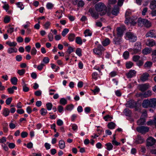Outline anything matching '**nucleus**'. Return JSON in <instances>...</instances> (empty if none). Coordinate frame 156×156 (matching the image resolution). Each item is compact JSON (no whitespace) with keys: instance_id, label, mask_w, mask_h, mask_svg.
Masks as SVG:
<instances>
[{"instance_id":"bf43d9fd","label":"nucleus","mask_w":156,"mask_h":156,"mask_svg":"<svg viewBox=\"0 0 156 156\" xmlns=\"http://www.w3.org/2000/svg\"><path fill=\"white\" fill-rule=\"evenodd\" d=\"M46 7L48 9H51L53 7V5L51 3L48 2L46 5Z\"/></svg>"},{"instance_id":"603ef678","label":"nucleus","mask_w":156,"mask_h":156,"mask_svg":"<svg viewBox=\"0 0 156 156\" xmlns=\"http://www.w3.org/2000/svg\"><path fill=\"white\" fill-rule=\"evenodd\" d=\"M112 117L108 115H107L103 117V119H105V121H110L111 120H109L110 119H112Z\"/></svg>"},{"instance_id":"338daca9","label":"nucleus","mask_w":156,"mask_h":156,"mask_svg":"<svg viewBox=\"0 0 156 156\" xmlns=\"http://www.w3.org/2000/svg\"><path fill=\"white\" fill-rule=\"evenodd\" d=\"M12 98H8L5 101L6 104L8 105H10L12 101Z\"/></svg>"},{"instance_id":"39448f33","label":"nucleus","mask_w":156,"mask_h":156,"mask_svg":"<svg viewBox=\"0 0 156 156\" xmlns=\"http://www.w3.org/2000/svg\"><path fill=\"white\" fill-rule=\"evenodd\" d=\"M126 105L130 108H135L136 109H137V103L134 100H130L128 101L126 104Z\"/></svg>"},{"instance_id":"ea45409f","label":"nucleus","mask_w":156,"mask_h":156,"mask_svg":"<svg viewBox=\"0 0 156 156\" xmlns=\"http://www.w3.org/2000/svg\"><path fill=\"white\" fill-rule=\"evenodd\" d=\"M129 53L127 51H125L123 54V56L124 58L125 59H127L129 57Z\"/></svg>"},{"instance_id":"aec40b11","label":"nucleus","mask_w":156,"mask_h":156,"mask_svg":"<svg viewBox=\"0 0 156 156\" xmlns=\"http://www.w3.org/2000/svg\"><path fill=\"white\" fill-rule=\"evenodd\" d=\"M145 122V118L141 117L140 119L137 121V124L138 125H143L144 124Z\"/></svg>"},{"instance_id":"052dcab7","label":"nucleus","mask_w":156,"mask_h":156,"mask_svg":"<svg viewBox=\"0 0 156 156\" xmlns=\"http://www.w3.org/2000/svg\"><path fill=\"white\" fill-rule=\"evenodd\" d=\"M73 51V48L72 47L70 46L68 48L67 52L69 53V54Z\"/></svg>"},{"instance_id":"37998d69","label":"nucleus","mask_w":156,"mask_h":156,"mask_svg":"<svg viewBox=\"0 0 156 156\" xmlns=\"http://www.w3.org/2000/svg\"><path fill=\"white\" fill-rule=\"evenodd\" d=\"M69 30L68 29L65 28L64 29L62 32V35L63 37H65L68 33Z\"/></svg>"},{"instance_id":"9b49d317","label":"nucleus","mask_w":156,"mask_h":156,"mask_svg":"<svg viewBox=\"0 0 156 156\" xmlns=\"http://www.w3.org/2000/svg\"><path fill=\"white\" fill-rule=\"evenodd\" d=\"M149 76V74L146 73H143L141 76L140 79L142 82H145L148 80V77Z\"/></svg>"},{"instance_id":"6ab92c4d","label":"nucleus","mask_w":156,"mask_h":156,"mask_svg":"<svg viewBox=\"0 0 156 156\" xmlns=\"http://www.w3.org/2000/svg\"><path fill=\"white\" fill-rule=\"evenodd\" d=\"M150 7L151 9L156 8V0H151Z\"/></svg>"},{"instance_id":"cd10ccee","label":"nucleus","mask_w":156,"mask_h":156,"mask_svg":"<svg viewBox=\"0 0 156 156\" xmlns=\"http://www.w3.org/2000/svg\"><path fill=\"white\" fill-rule=\"evenodd\" d=\"M155 44L154 41L151 40H149L147 43V45L149 47H153Z\"/></svg>"},{"instance_id":"b1692460","label":"nucleus","mask_w":156,"mask_h":156,"mask_svg":"<svg viewBox=\"0 0 156 156\" xmlns=\"http://www.w3.org/2000/svg\"><path fill=\"white\" fill-rule=\"evenodd\" d=\"M116 126L115 124L113 122H109L107 125V126L110 129H114Z\"/></svg>"},{"instance_id":"4be33fe9","label":"nucleus","mask_w":156,"mask_h":156,"mask_svg":"<svg viewBox=\"0 0 156 156\" xmlns=\"http://www.w3.org/2000/svg\"><path fill=\"white\" fill-rule=\"evenodd\" d=\"M151 107L154 108L156 107V98L150 99Z\"/></svg>"},{"instance_id":"2eb2a0df","label":"nucleus","mask_w":156,"mask_h":156,"mask_svg":"<svg viewBox=\"0 0 156 156\" xmlns=\"http://www.w3.org/2000/svg\"><path fill=\"white\" fill-rule=\"evenodd\" d=\"M149 85L148 83H146L140 85L139 90L142 91H144L147 89L149 87Z\"/></svg>"},{"instance_id":"f257e3e1","label":"nucleus","mask_w":156,"mask_h":156,"mask_svg":"<svg viewBox=\"0 0 156 156\" xmlns=\"http://www.w3.org/2000/svg\"><path fill=\"white\" fill-rule=\"evenodd\" d=\"M94 7L96 10L99 12L100 16H104L106 13L108 16L110 15V12H108L107 8L104 3L101 2L98 3L95 5Z\"/></svg>"},{"instance_id":"5fc2aeb1","label":"nucleus","mask_w":156,"mask_h":156,"mask_svg":"<svg viewBox=\"0 0 156 156\" xmlns=\"http://www.w3.org/2000/svg\"><path fill=\"white\" fill-rule=\"evenodd\" d=\"M140 58V57L139 55H134L133 57V60L135 62H138Z\"/></svg>"},{"instance_id":"f8f14e48","label":"nucleus","mask_w":156,"mask_h":156,"mask_svg":"<svg viewBox=\"0 0 156 156\" xmlns=\"http://www.w3.org/2000/svg\"><path fill=\"white\" fill-rule=\"evenodd\" d=\"M145 36L146 37L156 38V32L154 30H151L146 34Z\"/></svg>"},{"instance_id":"a211bd4d","label":"nucleus","mask_w":156,"mask_h":156,"mask_svg":"<svg viewBox=\"0 0 156 156\" xmlns=\"http://www.w3.org/2000/svg\"><path fill=\"white\" fill-rule=\"evenodd\" d=\"M152 51L151 48H145L142 50V53L144 55H147L151 53Z\"/></svg>"},{"instance_id":"0e129e2a","label":"nucleus","mask_w":156,"mask_h":156,"mask_svg":"<svg viewBox=\"0 0 156 156\" xmlns=\"http://www.w3.org/2000/svg\"><path fill=\"white\" fill-rule=\"evenodd\" d=\"M72 129L74 131H76L78 129L77 126L75 124H72L71 126Z\"/></svg>"},{"instance_id":"c756f323","label":"nucleus","mask_w":156,"mask_h":156,"mask_svg":"<svg viewBox=\"0 0 156 156\" xmlns=\"http://www.w3.org/2000/svg\"><path fill=\"white\" fill-rule=\"evenodd\" d=\"M17 51V49L15 48H8V52L9 53L11 54L13 52H16Z\"/></svg>"},{"instance_id":"6e6552de","label":"nucleus","mask_w":156,"mask_h":156,"mask_svg":"<svg viewBox=\"0 0 156 156\" xmlns=\"http://www.w3.org/2000/svg\"><path fill=\"white\" fill-rule=\"evenodd\" d=\"M89 12L90 14L92 17L95 19H97L98 18L99 14L95 11L94 9L90 8L89 10Z\"/></svg>"},{"instance_id":"dca6fc26","label":"nucleus","mask_w":156,"mask_h":156,"mask_svg":"<svg viewBox=\"0 0 156 156\" xmlns=\"http://www.w3.org/2000/svg\"><path fill=\"white\" fill-rule=\"evenodd\" d=\"M119 12V7L117 5H115L112 11V14L115 16H117Z\"/></svg>"},{"instance_id":"69168bd1","label":"nucleus","mask_w":156,"mask_h":156,"mask_svg":"<svg viewBox=\"0 0 156 156\" xmlns=\"http://www.w3.org/2000/svg\"><path fill=\"white\" fill-rule=\"evenodd\" d=\"M124 112L126 116H129L130 115L131 113L130 111L127 108H125V109Z\"/></svg>"},{"instance_id":"680f3d73","label":"nucleus","mask_w":156,"mask_h":156,"mask_svg":"<svg viewBox=\"0 0 156 156\" xmlns=\"http://www.w3.org/2000/svg\"><path fill=\"white\" fill-rule=\"evenodd\" d=\"M49 40L50 41H52L53 39V34L51 33H50L48 36Z\"/></svg>"},{"instance_id":"2f4dec72","label":"nucleus","mask_w":156,"mask_h":156,"mask_svg":"<svg viewBox=\"0 0 156 156\" xmlns=\"http://www.w3.org/2000/svg\"><path fill=\"white\" fill-rule=\"evenodd\" d=\"M75 42L77 44L80 45H81L83 43L81 38L79 37H76Z\"/></svg>"},{"instance_id":"8fccbe9b","label":"nucleus","mask_w":156,"mask_h":156,"mask_svg":"<svg viewBox=\"0 0 156 156\" xmlns=\"http://www.w3.org/2000/svg\"><path fill=\"white\" fill-rule=\"evenodd\" d=\"M93 51L95 54L98 55H100L102 54V52L97 48L94 49Z\"/></svg>"},{"instance_id":"13d9d810","label":"nucleus","mask_w":156,"mask_h":156,"mask_svg":"<svg viewBox=\"0 0 156 156\" xmlns=\"http://www.w3.org/2000/svg\"><path fill=\"white\" fill-rule=\"evenodd\" d=\"M16 5L18 7L20 8L21 10L23 9L24 6L20 2H18L16 3Z\"/></svg>"},{"instance_id":"c9c22d12","label":"nucleus","mask_w":156,"mask_h":156,"mask_svg":"<svg viewBox=\"0 0 156 156\" xmlns=\"http://www.w3.org/2000/svg\"><path fill=\"white\" fill-rule=\"evenodd\" d=\"M8 124L7 123H4L3 124V127L4 131L6 133L8 132Z\"/></svg>"},{"instance_id":"09e8293b","label":"nucleus","mask_w":156,"mask_h":156,"mask_svg":"<svg viewBox=\"0 0 156 156\" xmlns=\"http://www.w3.org/2000/svg\"><path fill=\"white\" fill-rule=\"evenodd\" d=\"M37 50L34 47L32 48L31 51V54L33 55H35L37 53Z\"/></svg>"},{"instance_id":"ddd939ff","label":"nucleus","mask_w":156,"mask_h":156,"mask_svg":"<svg viewBox=\"0 0 156 156\" xmlns=\"http://www.w3.org/2000/svg\"><path fill=\"white\" fill-rule=\"evenodd\" d=\"M136 73V72L135 70H131L128 73L126 74V75L128 78H130L135 76Z\"/></svg>"},{"instance_id":"9d476101","label":"nucleus","mask_w":156,"mask_h":156,"mask_svg":"<svg viewBox=\"0 0 156 156\" xmlns=\"http://www.w3.org/2000/svg\"><path fill=\"white\" fill-rule=\"evenodd\" d=\"M150 99L144 100L142 103V105L143 108H147L148 107H151Z\"/></svg>"},{"instance_id":"7c9ffc66","label":"nucleus","mask_w":156,"mask_h":156,"mask_svg":"<svg viewBox=\"0 0 156 156\" xmlns=\"http://www.w3.org/2000/svg\"><path fill=\"white\" fill-rule=\"evenodd\" d=\"M152 65V63L150 61H147L146 62L144 65V67L145 68H150Z\"/></svg>"},{"instance_id":"e2e57ef3","label":"nucleus","mask_w":156,"mask_h":156,"mask_svg":"<svg viewBox=\"0 0 156 156\" xmlns=\"http://www.w3.org/2000/svg\"><path fill=\"white\" fill-rule=\"evenodd\" d=\"M28 135V133L26 132H23L21 133V136L23 138H24L26 137H27Z\"/></svg>"},{"instance_id":"de8ad7c7","label":"nucleus","mask_w":156,"mask_h":156,"mask_svg":"<svg viewBox=\"0 0 156 156\" xmlns=\"http://www.w3.org/2000/svg\"><path fill=\"white\" fill-rule=\"evenodd\" d=\"M84 5V2L82 0H80L77 3V6L79 7H83Z\"/></svg>"},{"instance_id":"a878e982","label":"nucleus","mask_w":156,"mask_h":156,"mask_svg":"<svg viewBox=\"0 0 156 156\" xmlns=\"http://www.w3.org/2000/svg\"><path fill=\"white\" fill-rule=\"evenodd\" d=\"M75 37V34H74L71 33L69 34L68 39L69 41H73L74 40Z\"/></svg>"},{"instance_id":"423d86ee","label":"nucleus","mask_w":156,"mask_h":156,"mask_svg":"<svg viewBox=\"0 0 156 156\" xmlns=\"http://www.w3.org/2000/svg\"><path fill=\"white\" fill-rule=\"evenodd\" d=\"M136 129L138 132L144 134L148 131L149 128L147 126H142L137 127Z\"/></svg>"},{"instance_id":"473e14b6","label":"nucleus","mask_w":156,"mask_h":156,"mask_svg":"<svg viewBox=\"0 0 156 156\" xmlns=\"http://www.w3.org/2000/svg\"><path fill=\"white\" fill-rule=\"evenodd\" d=\"M17 79L15 77H14L11 79V83L14 85H16L17 84Z\"/></svg>"},{"instance_id":"4468645a","label":"nucleus","mask_w":156,"mask_h":156,"mask_svg":"<svg viewBox=\"0 0 156 156\" xmlns=\"http://www.w3.org/2000/svg\"><path fill=\"white\" fill-rule=\"evenodd\" d=\"M122 38L121 37L117 36V37H115L113 39V42L114 44L116 45H119L122 43Z\"/></svg>"},{"instance_id":"a18cd8bd","label":"nucleus","mask_w":156,"mask_h":156,"mask_svg":"<svg viewBox=\"0 0 156 156\" xmlns=\"http://www.w3.org/2000/svg\"><path fill=\"white\" fill-rule=\"evenodd\" d=\"M52 104L51 103H48L46 104V108L48 110H50L52 108Z\"/></svg>"},{"instance_id":"72a5a7b5","label":"nucleus","mask_w":156,"mask_h":156,"mask_svg":"<svg viewBox=\"0 0 156 156\" xmlns=\"http://www.w3.org/2000/svg\"><path fill=\"white\" fill-rule=\"evenodd\" d=\"M84 33L85 34V37L90 36H91L92 34L90 30L88 29L84 31Z\"/></svg>"},{"instance_id":"20e7f679","label":"nucleus","mask_w":156,"mask_h":156,"mask_svg":"<svg viewBox=\"0 0 156 156\" xmlns=\"http://www.w3.org/2000/svg\"><path fill=\"white\" fill-rule=\"evenodd\" d=\"M137 23L138 25L140 26H144L147 27H149L151 26V23L147 20L141 18L138 19Z\"/></svg>"},{"instance_id":"393cba45","label":"nucleus","mask_w":156,"mask_h":156,"mask_svg":"<svg viewBox=\"0 0 156 156\" xmlns=\"http://www.w3.org/2000/svg\"><path fill=\"white\" fill-rule=\"evenodd\" d=\"M10 113V111L8 108H4L2 114L5 117H6L9 115Z\"/></svg>"},{"instance_id":"f3484780","label":"nucleus","mask_w":156,"mask_h":156,"mask_svg":"<svg viewBox=\"0 0 156 156\" xmlns=\"http://www.w3.org/2000/svg\"><path fill=\"white\" fill-rule=\"evenodd\" d=\"M117 36L121 37L123 35L124 31L122 28L121 27H117Z\"/></svg>"},{"instance_id":"774afa93","label":"nucleus","mask_w":156,"mask_h":156,"mask_svg":"<svg viewBox=\"0 0 156 156\" xmlns=\"http://www.w3.org/2000/svg\"><path fill=\"white\" fill-rule=\"evenodd\" d=\"M22 57L21 55H17L16 57V60L17 61H21L22 60Z\"/></svg>"},{"instance_id":"c85d7f7f","label":"nucleus","mask_w":156,"mask_h":156,"mask_svg":"<svg viewBox=\"0 0 156 156\" xmlns=\"http://www.w3.org/2000/svg\"><path fill=\"white\" fill-rule=\"evenodd\" d=\"M106 146V149L108 151H110L112 149L113 146L110 143H108L105 144Z\"/></svg>"},{"instance_id":"5701e85b","label":"nucleus","mask_w":156,"mask_h":156,"mask_svg":"<svg viewBox=\"0 0 156 156\" xmlns=\"http://www.w3.org/2000/svg\"><path fill=\"white\" fill-rule=\"evenodd\" d=\"M58 145L60 148L61 149H64L65 147V143L62 140L59 141Z\"/></svg>"},{"instance_id":"1a4fd4ad","label":"nucleus","mask_w":156,"mask_h":156,"mask_svg":"<svg viewBox=\"0 0 156 156\" xmlns=\"http://www.w3.org/2000/svg\"><path fill=\"white\" fill-rule=\"evenodd\" d=\"M156 142V140L152 137L148 138L147 140V146H152Z\"/></svg>"},{"instance_id":"7ed1b4c3","label":"nucleus","mask_w":156,"mask_h":156,"mask_svg":"<svg viewBox=\"0 0 156 156\" xmlns=\"http://www.w3.org/2000/svg\"><path fill=\"white\" fill-rule=\"evenodd\" d=\"M141 47L142 45L141 42L137 41L134 44L133 48L130 49L129 51L133 52L134 54H136L140 52Z\"/></svg>"},{"instance_id":"4d7b16f0","label":"nucleus","mask_w":156,"mask_h":156,"mask_svg":"<svg viewBox=\"0 0 156 156\" xmlns=\"http://www.w3.org/2000/svg\"><path fill=\"white\" fill-rule=\"evenodd\" d=\"M49 58L48 57H44V58L42 61L45 64H47L49 62Z\"/></svg>"},{"instance_id":"a19ab883","label":"nucleus","mask_w":156,"mask_h":156,"mask_svg":"<svg viewBox=\"0 0 156 156\" xmlns=\"http://www.w3.org/2000/svg\"><path fill=\"white\" fill-rule=\"evenodd\" d=\"M73 108L74 105L72 104H70L66 106V109L71 111L73 109Z\"/></svg>"},{"instance_id":"79ce46f5","label":"nucleus","mask_w":156,"mask_h":156,"mask_svg":"<svg viewBox=\"0 0 156 156\" xmlns=\"http://www.w3.org/2000/svg\"><path fill=\"white\" fill-rule=\"evenodd\" d=\"M25 73V70L24 69H19L17 72V73L20 76L23 75Z\"/></svg>"},{"instance_id":"e433bc0d","label":"nucleus","mask_w":156,"mask_h":156,"mask_svg":"<svg viewBox=\"0 0 156 156\" xmlns=\"http://www.w3.org/2000/svg\"><path fill=\"white\" fill-rule=\"evenodd\" d=\"M6 44L10 47H15L17 44V43L15 42H12L9 41H7Z\"/></svg>"},{"instance_id":"412c9836","label":"nucleus","mask_w":156,"mask_h":156,"mask_svg":"<svg viewBox=\"0 0 156 156\" xmlns=\"http://www.w3.org/2000/svg\"><path fill=\"white\" fill-rule=\"evenodd\" d=\"M17 90V87L15 86H13L12 87L7 89L8 92L9 94H12L14 93V90Z\"/></svg>"},{"instance_id":"864d4df0","label":"nucleus","mask_w":156,"mask_h":156,"mask_svg":"<svg viewBox=\"0 0 156 156\" xmlns=\"http://www.w3.org/2000/svg\"><path fill=\"white\" fill-rule=\"evenodd\" d=\"M45 65L44 63H41L37 66V69L41 71L43 69V67Z\"/></svg>"},{"instance_id":"0eeeda50","label":"nucleus","mask_w":156,"mask_h":156,"mask_svg":"<svg viewBox=\"0 0 156 156\" xmlns=\"http://www.w3.org/2000/svg\"><path fill=\"white\" fill-rule=\"evenodd\" d=\"M145 141L143 137L139 135H138L136 137L134 142L136 144H141L143 143Z\"/></svg>"},{"instance_id":"3c124183","label":"nucleus","mask_w":156,"mask_h":156,"mask_svg":"<svg viewBox=\"0 0 156 156\" xmlns=\"http://www.w3.org/2000/svg\"><path fill=\"white\" fill-rule=\"evenodd\" d=\"M76 53L78 56H81L82 55L81 49L79 48H77L76 51Z\"/></svg>"},{"instance_id":"f03ea898","label":"nucleus","mask_w":156,"mask_h":156,"mask_svg":"<svg viewBox=\"0 0 156 156\" xmlns=\"http://www.w3.org/2000/svg\"><path fill=\"white\" fill-rule=\"evenodd\" d=\"M125 38L130 42H134L136 41L137 37L136 35L131 32H127L125 34Z\"/></svg>"},{"instance_id":"49530a36","label":"nucleus","mask_w":156,"mask_h":156,"mask_svg":"<svg viewBox=\"0 0 156 156\" xmlns=\"http://www.w3.org/2000/svg\"><path fill=\"white\" fill-rule=\"evenodd\" d=\"M151 94V91L150 90H148L147 92L144 93L143 95L144 97L146 98L150 96Z\"/></svg>"},{"instance_id":"58836bf2","label":"nucleus","mask_w":156,"mask_h":156,"mask_svg":"<svg viewBox=\"0 0 156 156\" xmlns=\"http://www.w3.org/2000/svg\"><path fill=\"white\" fill-rule=\"evenodd\" d=\"M60 103L63 105H65L67 103L66 100L64 98H61L59 101Z\"/></svg>"},{"instance_id":"bb28decb","label":"nucleus","mask_w":156,"mask_h":156,"mask_svg":"<svg viewBox=\"0 0 156 156\" xmlns=\"http://www.w3.org/2000/svg\"><path fill=\"white\" fill-rule=\"evenodd\" d=\"M110 43V40L108 38H106L103 41H102V44L104 46H106L108 45Z\"/></svg>"},{"instance_id":"f704fd0d","label":"nucleus","mask_w":156,"mask_h":156,"mask_svg":"<svg viewBox=\"0 0 156 156\" xmlns=\"http://www.w3.org/2000/svg\"><path fill=\"white\" fill-rule=\"evenodd\" d=\"M133 65V63L131 62H127L126 64V67L127 69H130L132 67Z\"/></svg>"},{"instance_id":"c03bdc74","label":"nucleus","mask_w":156,"mask_h":156,"mask_svg":"<svg viewBox=\"0 0 156 156\" xmlns=\"http://www.w3.org/2000/svg\"><path fill=\"white\" fill-rule=\"evenodd\" d=\"M132 19L133 18L131 17H126V20L125 21V23L126 24H128V23H131Z\"/></svg>"},{"instance_id":"6e6d98bb","label":"nucleus","mask_w":156,"mask_h":156,"mask_svg":"<svg viewBox=\"0 0 156 156\" xmlns=\"http://www.w3.org/2000/svg\"><path fill=\"white\" fill-rule=\"evenodd\" d=\"M10 21V18L9 16H6L4 19V22L5 23H7L9 22Z\"/></svg>"},{"instance_id":"4c0bfd02","label":"nucleus","mask_w":156,"mask_h":156,"mask_svg":"<svg viewBox=\"0 0 156 156\" xmlns=\"http://www.w3.org/2000/svg\"><path fill=\"white\" fill-rule=\"evenodd\" d=\"M41 114L42 116H45L47 113V110L43 108H41L40 110Z\"/></svg>"}]
</instances>
